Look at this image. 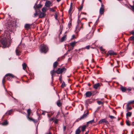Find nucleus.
Here are the masks:
<instances>
[{
    "label": "nucleus",
    "instance_id": "obj_62",
    "mask_svg": "<svg viewBox=\"0 0 134 134\" xmlns=\"http://www.w3.org/2000/svg\"><path fill=\"white\" fill-rule=\"evenodd\" d=\"M42 115H45V112H42Z\"/></svg>",
    "mask_w": 134,
    "mask_h": 134
},
{
    "label": "nucleus",
    "instance_id": "obj_8",
    "mask_svg": "<svg viewBox=\"0 0 134 134\" xmlns=\"http://www.w3.org/2000/svg\"><path fill=\"white\" fill-rule=\"evenodd\" d=\"M104 5L102 4L101 5V7L99 9V14H100L102 15L104 13Z\"/></svg>",
    "mask_w": 134,
    "mask_h": 134
},
{
    "label": "nucleus",
    "instance_id": "obj_21",
    "mask_svg": "<svg viewBox=\"0 0 134 134\" xmlns=\"http://www.w3.org/2000/svg\"><path fill=\"white\" fill-rule=\"evenodd\" d=\"M13 110L12 109H11L7 111L6 112V114L7 115H9L12 114L13 113Z\"/></svg>",
    "mask_w": 134,
    "mask_h": 134
},
{
    "label": "nucleus",
    "instance_id": "obj_60",
    "mask_svg": "<svg viewBox=\"0 0 134 134\" xmlns=\"http://www.w3.org/2000/svg\"><path fill=\"white\" fill-rule=\"evenodd\" d=\"M54 120V118H52L51 119H50V121H53Z\"/></svg>",
    "mask_w": 134,
    "mask_h": 134
},
{
    "label": "nucleus",
    "instance_id": "obj_3",
    "mask_svg": "<svg viewBox=\"0 0 134 134\" xmlns=\"http://www.w3.org/2000/svg\"><path fill=\"white\" fill-rule=\"evenodd\" d=\"M1 44L3 45L2 47L3 48H5L7 47V40L6 38H3L1 41Z\"/></svg>",
    "mask_w": 134,
    "mask_h": 134
},
{
    "label": "nucleus",
    "instance_id": "obj_32",
    "mask_svg": "<svg viewBox=\"0 0 134 134\" xmlns=\"http://www.w3.org/2000/svg\"><path fill=\"white\" fill-rule=\"evenodd\" d=\"M66 35H64L63 37L61 39V42H63L66 40Z\"/></svg>",
    "mask_w": 134,
    "mask_h": 134
},
{
    "label": "nucleus",
    "instance_id": "obj_50",
    "mask_svg": "<svg viewBox=\"0 0 134 134\" xmlns=\"http://www.w3.org/2000/svg\"><path fill=\"white\" fill-rule=\"evenodd\" d=\"M50 10L53 12H54L55 11V10H54L53 8H50Z\"/></svg>",
    "mask_w": 134,
    "mask_h": 134
},
{
    "label": "nucleus",
    "instance_id": "obj_24",
    "mask_svg": "<svg viewBox=\"0 0 134 134\" xmlns=\"http://www.w3.org/2000/svg\"><path fill=\"white\" fill-rule=\"evenodd\" d=\"M31 25H32V24H26L25 25L24 27L26 29H29L30 28V26Z\"/></svg>",
    "mask_w": 134,
    "mask_h": 134
},
{
    "label": "nucleus",
    "instance_id": "obj_19",
    "mask_svg": "<svg viewBox=\"0 0 134 134\" xmlns=\"http://www.w3.org/2000/svg\"><path fill=\"white\" fill-rule=\"evenodd\" d=\"M15 52L16 54L17 55H20V54L21 53V51L18 49V47L17 48V49L15 50Z\"/></svg>",
    "mask_w": 134,
    "mask_h": 134
},
{
    "label": "nucleus",
    "instance_id": "obj_1",
    "mask_svg": "<svg viewBox=\"0 0 134 134\" xmlns=\"http://www.w3.org/2000/svg\"><path fill=\"white\" fill-rule=\"evenodd\" d=\"M81 20H77V25L76 27V30L77 31L79 32L81 29H83V23L81 22Z\"/></svg>",
    "mask_w": 134,
    "mask_h": 134
},
{
    "label": "nucleus",
    "instance_id": "obj_17",
    "mask_svg": "<svg viewBox=\"0 0 134 134\" xmlns=\"http://www.w3.org/2000/svg\"><path fill=\"white\" fill-rule=\"evenodd\" d=\"M80 129H81V131L82 132L84 131L86 127V126L85 125H83L82 126H80L79 127Z\"/></svg>",
    "mask_w": 134,
    "mask_h": 134
},
{
    "label": "nucleus",
    "instance_id": "obj_35",
    "mask_svg": "<svg viewBox=\"0 0 134 134\" xmlns=\"http://www.w3.org/2000/svg\"><path fill=\"white\" fill-rule=\"evenodd\" d=\"M58 63L57 62H54V63L53 64V67H57L58 65Z\"/></svg>",
    "mask_w": 134,
    "mask_h": 134
},
{
    "label": "nucleus",
    "instance_id": "obj_15",
    "mask_svg": "<svg viewBox=\"0 0 134 134\" xmlns=\"http://www.w3.org/2000/svg\"><path fill=\"white\" fill-rule=\"evenodd\" d=\"M8 29H9V30L12 29L13 26V23H8Z\"/></svg>",
    "mask_w": 134,
    "mask_h": 134
},
{
    "label": "nucleus",
    "instance_id": "obj_2",
    "mask_svg": "<svg viewBox=\"0 0 134 134\" xmlns=\"http://www.w3.org/2000/svg\"><path fill=\"white\" fill-rule=\"evenodd\" d=\"M66 69L65 68H59L56 70V72L57 74H62L65 73Z\"/></svg>",
    "mask_w": 134,
    "mask_h": 134
},
{
    "label": "nucleus",
    "instance_id": "obj_23",
    "mask_svg": "<svg viewBox=\"0 0 134 134\" xmlns=\"http://www.w3.org/2000/svg\"><path fill=\"white\" fill-rule=\"evenodd\" d=\"M57 105L59 107H60L62 105V103L61 102V100H58L57 102Z\"/></svg>",
    "mask_w": 134,
    "mask_h": 134
},
{
    "label": "nucleus",
    "instance_id": "obj_48",
    "mask_svg": "<svg viewBox=\"0 0 134 134\" xmlns=\"http://www.w3.org/2000/svg\"><path fill=\"white\" fill-rule=\"evenodd\" d=\"M100 49L101 50V51L103 52H104L105 51V50L103 49L102 47H100Z\"/></svg>",
    "mask_w": 134,
    "mask_h": 134
},
{
    "label": "nucleus",
    "instance_id": "obj_16",
    "mask_svg": "<svg viewBox=\"0 0 134 134\" xmlns=\"http://www.w3.org/2000/svg\"><path fill=\"white\" fill-rule=\"evenodd\" d=\"M100 86V84L99 83H98L94 85L93 87L94 89L96 90Z\"/></svg>",
    "mask_w": 134,
    "mask_h": 134
},
{
    "label": "nucleus",
    "instance_id": "obj_55",
    "mask_svg": "<svg viewBox=\"0 0 134 134\" xmlns=\"http://www.w3.org/2000/svg\"><path fill=\"white\" fill-rule=\"evenodd\" d=\"M66 126H63V130L64 131H65L66 129Z\"/></svg>",
    "mask_w": 134,
    "mask_h": 134
},
{
    "label": "nucleus",
    "instance_id": "obj_27",
    "mask_svg": "<svg viewBox=\"0 0 134 134\" xmlns=\"http://www.w3.org/2000/svg\"><path fill=\"white\" fill-rule=\"evenodd\" d=\"M129 106V105H128L127 104V105H126V107H127L126 109H127V111H129L130 110L132 109V108L131 107H130Z\"/></svg>",
    "mask_w": 134,
    "mask_h": 134
},
{
    "label": "nucleus",
    "instance_id": "obj_58",
    "mask_svg": "<svg viewBox=\"0 0 134 134\" xmlns=\"http://www.w3.org/2000/svg\"><path fill=\"white\" fill-rule=\"evenodd\" d=\"M89 124H90V123H89V121H88L87 122L86 125V127L88 126V125Z\"/></svg>",
    "mask_w": 134,
    "mask_h": 134
},
{
    "label": "nucleus",
    "instance_id": "obj_49",
    "mask_svg": "<svg viewBox=\"0 0 134 134\" xmlns=\"http://www.w3.org/2000/svg\"><path fill=\"white\" fill-rule=\"evenodd\" d=\"M97 103L99 104L100 105L101 104H103V103L102 102H101L100 101H97Z\"/></svg>",
    "mask_w": 134,
    "mask_h": 134
},
{
    "label": "nucleus",
    "instance_id": "obj_42",
    "mask_svg": "<svg viewBox=\"0 0 134 134\" xmlns=\"http://www.w3.org/2000/svg\"><path fill=\"white\" fill-rule=\"evenodd\" d=\"M72 8L71 7H70V9L68 11V13L69 14H70V16H71V12L72 10Z\"/></svg>",
    "mask_w": 134,
    "mask_h": 134
},
{
    "label": "nucleus",
    "instance_id": "obj_11",
    "mask_svg": "<svg viewBox=\"0 0 134 134\" xmlns=\"http://www.w3.org/2000/svg\"><path fill=\"white\" fill-rule=\"evenodd\" d=\"M50 73L52 76V78L53 79L54 76L55 75L56 73H57V72H56V70H55V69L54 68L51 71Z\"/></svg>",
    "mask_w": 134,
    "mask_h": 134
},
{
    "label": "nucleus",
    "instance_id": "obj_61",
    "mask_svg": "<svg viewBox=\"0 0 134 134\" xmlns=\"http://www.w3.org/2000/svg\"><path fill=\"white\" fill-rule=\"evenodd\" d=\"M72 3H71L70 4V7H71L72 8Z\"/></svg>",
    "mask_w": 134,
    "mask_h": 134
},
{
    "label": "nucleus",
    "instance_id": "obj_7",
    "mask_svg": "<svg viewBox=\"0 0 134 134\" xmlns=\"http://www.w3.org/2000/svg\"><path fill=\"white\" fill-rule=\"evenodd\" d=\"M88 114V111H87L86 113L83 115L81 117H80V118H78V120L79 121L82 119H84L87 117Z\"/></svg>",
    "mask_w": 134,
    "mask_h": 134
},
{
    "label": "nucleus",
    "instance_id": "obj_43",
    "mask_svg": "<svg viewBox=\"0 0 134 134\" xmlns=\"http://www.w3.org/2000/svg\"><path fill=\"white\" fill-rule=\"evenodd\" d=\"M38 13L37 12L36 10V13L34 14V17H36L38 15Z\"/></svg>",
    "mask_w": 134,
    "mask_h": 134
},
{
    "label": "nucleus",
    "instance_id": "obj_34",
    "mask_svg": "<svg viewBox=\"0 0 134 134\" xmlns=\"http://www.w3.org/2000/svg\"><path fill=\"white\" fill-rule=\"evenodd\" d=\"M83 3L82 2L80 6V7L79 8V11H81L83 7Z\"/></svg>",
    "mask_w": 134,
    "mask_h": 134
},
{
    "label": "nucleus",
    "instance_id": "obj_10",
    "mask_svg": "<svg viewBox=\"0 0 134 134\" xmlns=\"http://www.w3.org/2000/svg\"><path fill=\"white\" fill-rule=\"evenodd\" d=\"M116 54L115 53L114 51H110L107 52V56H108L109 55H115Z\"/></svg>",
    "mask_w": 134,
    "mask_h": 134
},
{
    "label": "nucleus",
    "instance_id": "obj_6",
    "mask_svg": "<svg viewBox=\"0 0 134 134\" xmlns=\"http://www.w3.org/2000/svg\"><path fill=\"white\" fill-rule=\"evenodd\" d=\"M38 3V1H37L35 4V6H34V8L36 10V8L38 9L41 8L42 6V5L41 4H37Z\"/></svg>",
    "mask_w": 134,
    "mask_h": 134
},
{
    "label": "nucleus",
    "instance_id": "obj_13",
    "mask_svg": "<svg viewBox=\"0 0 134 134\" xmlns=\"http://www.w3.org/2000/svg\"><path fill=\"white\" fill-rule=\"evenodd\" d=\"M52 5V3L49 1H47L45 3V6L47 7H49Z\"/></svg>",
    "mask_w": 134,
    "mask_h": 134
},
{
    "label": "nucleus",
    "instance_id": "obj_44",
    "mask_svg": "<svg viewBox=\"0 0 134 134\" xmlns=\"http://www.w3.org/2000/svg\"><path fill=\"white\" fill-rule=\"evenodd\" d=\"M130 39L131 41H134V36H131L130 38Z\"/></svg>",
    "mask_w": 134,
    "mask_h": 134
},
{
    "label": "nucleus",
    "instance_id": "obj_53",
    "mask_svg": "<svg viewBox=\"0 0 134 134\" xmlns=\"http://www.w3.org/2000/svg\"><path fill=\"white\" fill-rule=\"evenodd\" d=\"M90 47V46H86L85 47V48L87 49H89Z\"/></svg>",
    "mask_w": 134,
    "mask_h": 134
},
{
    "label": "nucleus",
    "instance_id": "obj_18",
    "mask_svg": "<svg viewBox=\"0 0 134 134\" xmlns=\"http://www.w3.org/2000/svg\"><path fill=\"white\" fill-rule=\"evenodd\" d=\"M18 47L20 48L21 49H23L25 48V46L24 44L23 43L19 45Z\"/></svg>",
    "mask_w": 134,
    "mask_h": 134
},
{
    "label": "nucleus",
    "instance_id": "obj_4",
    "mask_svg": "<svg viewBox=\"0 0 134 134\" xmlns=\"http://www.w3.org/2000/svg\"><path fill=\"white\" fill-rule=\"evenodd\" d=\"M48 47L46 45H44L41 47V51L42 52L46 53L48 51Z\"/></svg>",
    "mask_w": 134,
    "mask_h": 134
},
{
    "label": "nucleus",
    "instance_id": "obj_51",
    "mask_svg": "<svg viewBox=\"0 0 134 134\" xmlns=\"http://www.w3.org/2000/svg\"><path fill=\"white\" fill-rule=\"evenodd\" d=\"M54 122L55 124H57L58 122V119H56V120H55L54 121Z\"/></svg>",
    "mask_w": 134,
    "mask_h": 134
},
{
    "label": "nucleus",
    "instance_id": "obj_36",
    "mask_svg": "<svg viewBox=\"0 0 134 134\" xmlns=\"http://www.w3.org/2000/svg\"><path fill=\"white\" fill-rule=\"evenodd\" d=\"M126 123L127 125L128 126H130L131 125L130 124V122L128 119L126 120Z\"/></svg>",
    "mask_w": 134,
    "mask_h": 134
},
{
    "label": "nucleus",
    "instance_id": "obj_45",
    "mask_svg": "<svg viewBox=\"0 0 134 134\" xmlns=\"http://www.w3.org/2000/svg\"><path fill=\"white\" fill-rule=\"evenodd\" d=\"M109 116L110 118L111 119H113L115 118L114 116H113L110 115H109Z\"/></svg>",
    "mask_w": 134,
    "mask_h": 134
},
{
    "label": "nucleus",
    "instance_id": "obj_22",
    "mask_svg": "<svg viewBox=\"0 0 134 134\" xmlns=\"http://www.w3.org/2000/svg\"><path fill=\"white\" fill-rule=\"evenodd\" d=\"M81 132V130L79 127L75 131V134H80Z\"/></svg>",
    "mask_w": 134,
    "mask_h": 134
},
{
    "label": "nucleus",
    "instance_id": "obj_26",
    "mask_svg": "<svg viewBox=\"0 0 134 134\" xmlns=\"http://www.w3.org/2000/svg\"><path fill=\"white\" fill-rule=\"evenodd\" d=\"M92 102V101L90 100V99H88L86 100L85 103L86 104L88 105L89 104L91 103Z\"/></svg>",
    "mask_w": 134,
    "mask_h": 134
},
{
    "label": "nucleus",
    "instance_id": "obj_52",
    "mask_svg": "<svg viewBox=\"0 0 134 134\" xmlns=\"http://www.w3.org/2000/svg\"><path fill=\"white\" fill-rule=\"evenodd\" d=\"M62 76L61 75L60 76H59V80L61 82H62Z\"/></svg>",
    "mask_w": 134,
    "mask_h": 134
},
{
    "label": "nucleus",
    "instance_id": "obj_5",
    "mask_svg": "<svg viewBox=\"0 0 134 134\" xmlns=\"http://www.w3.org/2000/svg\"><path fill=\"white\" fill-rule=\"evenodd\" d=\"M5 77H7V80L11 81L12 78H14L15 76L13 74L11 73L6 74L5 75Z\"/></svg>",
    "mask_w": 134,
    "mask_h": 134
},
{
    "label": "nucleus",
    "instance_id": "obj_40",
    "mask_svg": "<svg viewBox=\"0 0 134 134\" xmlns=\"http://www.w3.org/2000/svg\"><path fill=\"white\" fill-rule=\"evenodd\" d=\"M42 11L43 13H45V12L46 11V8L44 7L42 9Z\"/></svg>",
    "mask_w": 134,
    "mask_h": 134
},
{
    "label": "nucleus",
    "instance_id": "obj_12",
    "mask_svg": "<svg viewBox=\"0 0 134 134\" xmlns=\"http://www.w3.org/2000/svg\"><path fill=\"white\" fill-rule=\"evenodd\" d=\"M103 122H104L106 124H108L109 123L108 121L107 120L105 119H103L100 120L99 121L98 124H99L102 123Z\"/></svg>",
    "mask_w": 134,
    "mask_h": 134
},
{
    "label": "nucleus",
    "instance_id": "obj_63",
    "mask_svg": "<svg viewBox=\"0 0 134 134\" xmlns=\"http://www.w3.org/2000/svg\"><path fill=\"white\" fill-rule=\"evenodd\" d=\"M80 15H78V20H80L79 19L80 18Z\"/></svg>",
    "mask_w": 134,
    "mask_h": 134
},
{
    "label": "nucleus",
    "instance_id": "obj_29",
    "mask_svg": "<svg viewBox=\"0 0 134 134\" xmlns=\"http://www.w3.org/2000/svg\"><path fill=\"white\" fill-rule=\"evenodd\" d=\"M76 42H71L70 43V45L72 46V47H74L75 46L76 43Z\"/></svg>",
    "mask_w": 134,
    "mask_h": 134
},
{
    "label": "nucleus",
    "instance_id": "obj_57",
    "mask_svg": "<svg viewBox=\"0 0 134 134\" xmlns=\"http://www.w3.org/2000/svg\"><path fill=\"white\" fill-rule=\"evenodd\" d=\"M131 34L133 35H134V30L132 31L131 32Z\"/></svg>",
    "mask_w": 134,
    "mask_h": 134
},
{
    "label": "nucleus",
    "instance_id": "obj_14",
    "mask_svg": "<svg viewBox=\"0 0 134 134\" xmlns=\"http://www.w3.org/2000/svg\"><path fill=\"white\" fill-rule=\"evenodd\" d=\"M27 118L30 121H33L35 123H36L37 122V120L33 119L31 117H30V116H27Z\"/></svg>",
    "mask_w": 134,
    "mask_h": 134
},
{
    "label": "nucleus",
    "instance_id": "obj_30",
    "mask_svg": "<svg viewBox=\"0 0 134 134\" xmlns=\"http://www.w3.org/2000/svg\"><path fill=\"white\" fill-rule=\"evenodd\" d=\"M27 116H30L31 113V110L30 109H28L27 110Z\"/></svg>",
    "mask_w": 134,
    "mask_h": 134
},
{
    "label": "nucleus",
    "instance_id": "obj_59",
    "mask_svg": "<svg viewBox=\"0 0 134 134\" xmlns=\"http://www.w3.org/2000/svg\"><path fill=\"white\" fill-rule=\"evenodd\" d=\"M81 14H84L85 15H87V13H85V12H82L81 13Z\"/></svg>",
    "mask_w": 134,
    "mask_h": 134
},
{
    "label": "nucleus",
    "instance_id": "obj_38",
    "mask_svg": "<svg viewBox=\"0 0 134 134\" xmlns=\"http://www.w3.org/2000/svg\"><path fill=\"white\" fill-rule=\"evenodd\" d=\"M89 122L90 124H92V123H95L96 122H94V119H93L89 121Z\"/></svg>",
    "mask_w": 134,
    "mask_h": 134
},
{
    "label": "nucleus",
    "instance_id": "obj_37",
    "mask_svg": "<svg viewBox=\"0 0 134 134\" xmlns=\"http://www.w3.org/2000/svg\"><path fill=\"white\" fill-rule=\"evenodd\" d=\"M73 49V47H70V49H69L68 50V51H67V52H66V53L64 55H66L67 54H68V52H69L70 51L72 50Z\"/></svg>",
    "mask_w": 134,
    "mask_h": 134
},
{
    "label": "nucleus",
    "instance_id": "obj_9",
    "mask_svg": "<svg viewBox=\"0 0 134 134\" xmlns=\"http://www.w3.org/2000/svg\"><path fill=\"white\" fill-rule=\"evenodd\" d=\"M92 93L91 91H87L85 93V95L86 97H90L92 96H94Z\"/></svg>",
    "mask_w": 134,
    "mask_h": 134
},
{
    "label": "nucleus",
    "instance_id": "obj_33",
    "mask_svg": "<svg viewBox=\"0 0 134 134\" xmlns=\"http://www.w3.org/2000/svg\"><path fill=\"white\" fill-rule=\"evenodd\" d=\"M132 115V113L131 112H128L126 114L127 117H130Z\"/></svg>",
    "mask_w": 134,
    "mask_h": 134
},
{
    "label": "nucleus",
    "instance_id": "obj_28",
    "mask_svg": "<svg viewBox=\"0 0 134 134\" xmlns=\"http://www.w3.org/2000/svg\"><path fill=\"white\" fill-rule=\"evenodd\" d=\"M8 123V122L7 121L5 120L2 123V124L3 125H7Z\"/></svg>",
    "mask_w": 134,
    "mask_h": 134
},
{
    "label": "nucleus",
    "instance_id": "obj_20",
    "mask_svg": "<svg viewBox=\"0 0 134 134\" xmlns=\"http://www.w3.org/2000/svg\"><path fill=\"white\" fill-rule=\"evenodd\" d=\"M46 14L44 13H41L39 15V17L40 18H43L45 16Z\"/></svg>",
    "mask_w": 134,
    "mask_h": 134
},
{
    "label": "nucleus",
    "instance_id": "obj_47",
    "mask_svg": "<svg viewBox=\"0 0 134 134\" xmlns=\"http://www.w3.org/2000/svg\"><path fill=\"white\" fill-rule=\"evenodd\" d=\"M23 67H27V65L25 63H24L22 64Z\"/></svg>",
    "mask_w": 134,
    "mask_h": 134
},
{
    "label": "nucleus",
    "instance_id": "obj_46",
    "mask_svg": "<svg viewBox=\"0 0 134 134\" xmlns=\"http://www.w3.org/2000/svg\"><path fill=\"white\" fill-rule=\"evenodd\" d=\"M54 16V17H55V19L56 20H57V18L58 16V15H57V14L56 13H55Z\"/></svg>",
    "mask_w": 134,
    "mask_h": 134
},
{
    "label": "nucleus",
    "instance_id": "obj_64",
    "mask_svg": "<svg viewBox=\"0 0 134 134\" xmlns=\"http://www.w3.org/2000/svg\"><path fill=\"white\" fill-rule=\"evenodd\" d=\"M89 132V131H87L85 133V134H88V133Z\"/></svg>",
    "mask_w": 134,
    "mask_h": 134
},
{
    "label": "nucleus",
    "instance_id": "obj_25",
    "mask_svg": "<svg viewBox=\"0 0 134 134\" xmlns=\"http://www.w3.org/2000/svg\"><path fill=\"white\" fill-rule=\"evenodd\" d=\"M120 88L122 91L123 92H125L127 90L126 88L125 87L122 86H121Z\"/></svg>",
    "mask_w": 134,
    "mask_h": 134
},
{
    "label": "nucleus",
    "instance_id": "obj_41",
    "mask_svg": "<svg viewBox=\"0 0 134 134\" xmlns=\"http://www.w3.org/2000/svg\"><path fill=\"white\" fill-rule=\"evenodd\" d=\"M6 77H5V76L2 80V83L3 85L4 84V83H5V78Z\"/></svg>",
    "mask_w": 134,
    "mask_h": 134
},
{
    "label": "nucleus",
    "instance_id": "obj_39",
    "mask_svg": "<svg viewBox=\"0 0 134 134\" xmlns=\"http://www.w3.org/2000/svg\"><path fill=\"white\" fill-rule=\"evenodd\" d=\"M65 86V83L64 82H63L61 86V87L62 88H64Z\"/></svg>",
    "mask_w": 134,
    "mask_h": 134
},
{
    "label": "nucleus",
    "instance_id": "obj_31",
    "mask_svg": "<svg viewBox=\"0 0 134 134\" xmlns=\"http://www.w3.org/2000/svg\"><path fill=\"white\" fill-rule=\"evenodd\" d=\"M134 104V100L129 102L127 104L130 105L131 104Z\"/></svg>",
    "mask_w": 134,
    "mask_h": 134
},
{
    "label": "nucleus",
    "instance_id": "obj_56",
    "mask_svg": "<svg viewBox=\"0 0 134 134\" xmlns=\"http://www.w3.org/2000/svg\"><path fill=\"white\" fill-rule=\"evenodd\" d=\"M134 3L133 5H130L132 9L134 8V1H133Z\"/></svg>",
    "mask_w": 134,
    "mask_h": 134
},
{
    "label": "nucleus",
    "instance_id": "obj_54",
    "mask_svg": "<svg viewBox=\"0 0 134 134\" xmlns=\"http://www.w3.org/2000/svg\"><path fill=\"white\" fill-rule=\"evenodd\" d=\"M75 38V37L74 35H72V36L71 39H74Z\"/></svg>",
    "mask_w": 134,
    "mask_h": 134
}]
</instances>
